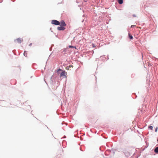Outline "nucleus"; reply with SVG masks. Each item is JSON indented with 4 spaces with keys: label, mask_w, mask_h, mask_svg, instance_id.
I'll return each instance as SVG.
<instances>
[{
    "label": "nucleus",
    "mask_w": 158,
    "mask_h": 158,
    "mask_svg": "<svg viewBox=\"0 0 158 158\" xmlns=\"http://www.w3.org/2000/svg\"><path fill=\"white\" fill-rule=\"evenodd\" d=\"M60 71H62L61 73H60V77H62L64 76H66V75L67 73L66 72H65L64 71H63L60 69H59L57 71L58 74H59L60 73L59 72Z\"/></svg>",
    "instance_id": "f257e3e1"
},
{
    "label": "nucleus",
    "mask_w": 158,
    "mask_h": 158,
    "mask_svg": "<svg viewBox=\"0 0 158 158\" xmlns=\"http://www.w3.org/2000/svg\"><path fill=\"white\" fill-rule=\"evenodd\" d=\"M51 23L53 24H55L56 25H59L60 24V22L55 20H52V21Z\"/></svg>",
    "instance_id": "f03ea898"
},
{
    "label": "nucleus",
    "mask_w": 158,
    "mask_h": 158,
    "mask_svg": "<svg viewBox=\"0 0 158 158\" xmlns=\"http://www.w3.org/2000/svg\"><path fill=\"white\" fill-rule=\"evenodd\" d=\"M23 40V39L20 38H19L17 39H16L15 40V42H17L19 44L21 43L22 41Z\"/></svg>",
    "instance_id": "7ed1b4c3"
},
{
    "label": "nucleus",
    "mask_w": 158,
    "mask_h": 158,
    "mask_svg": "<svg viewBox=\"0 0 158 158\" xmlns=\"http://www.w3.org/2000/svg\"><path fill=\"white\" fill-rule=\"evenodd\" d=\"M60 25L63 27L65 26L66 25V24L64 20L61 21L60 23Z\"/></svg>",
    "instance_id": "20e7f679"
},
{
    "label": "nucleus",
    "mask_w": 158,
    "mask_h": 158,
    "mask_svg": "<svg viewBox=\"0 0 158 158\" xmlns=\"http://www.w3.org/2000/svg\"><path fill=\"white\" fill-rule=\"evenodd\" d=\"M57 29L59 31H63L65 29V28L63 27H57Z\"/></svg>",
    "instance_id": "39448f33"
},
{
    "label": "nucleus",
    "mask_w": 158,
    "mask_h": 158,
    "mask_svg": "<svg viewBox=\"0 0 158 158\" xmlns=\"http://www.w3.org/2000/svg\"><path fill=\"white\" fill-rule=\"evenodd\" d=\"M154 152L155 153H158V147H156L155 149H154Z\"/></svg>",
    "instance_id": "423d86ee"
},
{
    "label": "nucleus",
    "mask_w": 158,
    "mask_h": 158,
    "mask_svg": "<svg viewBox=\"0 0 158 158\" xmlns=\"http://www.w3.org/2000/svg\"><path fill=\"white\" fill-rule=\"evenodd\" d=\"M128 36L130 39H132L133 38L132 36L130 34V33H128Z\"/></svg>",
    "instance_id": "0eeeda50"
},
{
    "label": "nucleus",
    "mask_w": 158,
    "mask_h": 158,
    "mask_svg": "<svg viewBox=\"0 0 158 158\" xmlns=\"http://www.w3.org/2000/svg\"><path fill=\"white\" fill-rule=\"evenodd\" d=\"M118 2L120 4H122L123 3V0H118Z\"/></svg>",
    "instance_id": "6e6552de"
},
{
    "label": "nucleus",
    "mask_w": 158,
    "mask_h": 158,
    "mask_svg": "<svg viewBox=\"0 0 158 158\" xmlns=\"http://www.w3.org/2000/svg\"><path fill=\"white\" fill-rule=\"evenodd\" d=\"M24 55L25 56H27V52H26V51H25L24 52Z\"/></svg>",
    "instance_id": "1a4fd4ad"
},
{
    "label": "nucleus",
    "mask_w": 158,
    "mask_h": 158,
    "mask_svg": "<svg viewBox=\"0 0 158 158\" xmlns=\"http://www.w3.org/2000/svg\"><path fill=\"white\" fill-rule=\"evenodd\" d=\"M69 48H76V47H74V46H69Z\"/></svg>",
    "instance_id": "9d476101"
},
{
    "label": "nucleus",
    "mask_w": 158,
    "mask_h": 158,
    "mask_svg": "<svg viewBox=\"0 0 158 158\" xmlns=\"http://www.w3.org/2000/svg\"><path fill=\"white\" fill-rule=\"evenodd\" d=\"M149 128L151 129V130H152L153 127L152 126H150L149 127Z\"/></svg>",
    "instance_id": "9b49d317"
},
{
    "label": "nucleus",
    "mask_w": 158,
    "mask_h": 158,
    "mask_svg": "<svg viewBox=\"0 0 158 158\" xmlns=\"http://www.w3.org/2000/svg\"><path fill=\"white\" fill-rule=\"evenodd\" d=\"M135 25H132L131 26V28H132V27H135Z\"/></svg>",
    "instance_id": "f8f14e48"
},
{
    "label": "nucleus",
    "mask_w": 158,
    "mask_h": 158,
    "mask_svg": "<svg viewBox=\"0 0 158 158\" xmlns=\"http://www.w3.org/2000/svg\"><path fill=\"white\" fill-rule=\"evenodd\" d=\"M108 151H106L105 152V153L106 155H107V153L108 152Z\"/></svg>",
    "instance_id": "ddd939ff"
},
{
    "label": "nucleus",
    "mask_w": 158,
    "mask_h": 158,
    "mask_svg": "<svg viewBox=\"0 0 158 158\" xmlns=\"http://www.w3.org/2000/svg\"><path fill=\"white\" fill-rule=\"evenodd\" d=\"M157 131V127L155 129V131L156 132Z\"/></svg>",
    "instance_id": "4468645a"
},
{
    "label": "nucleus",
    "mask_w": 158,
    "mask_h": 158,
    "mask_svg": "<svg viewBox=\"0 0 158 158\" xmlns=\"http://www.w3.org/2000/svg\"><path fill=\"white\" fill-rule=\"evenodd\" d=\"M93 47H94L95 46L93 44Z\"/></svg>",
    "instance_id": "2eb2a0df"
},
{
    "label": "nucleus",
    "mask_w": 158,
    "mask_h": 158,
    "mask_svg": "<svg viewBox=\"0 0 158 158\" xmlns=\"http://www.w3.org/2000/svg\"><path fill=\"white\" fill-rule=\"evenodd\" d=\"M133 16H134V17H135V15H133Z\"/></svg>",
    "instance_id": "dca6fc26"
},
{
    "label": "nucleus",
    "mask_w": 158,
    "mask_h": 158,
    "mask_svg": "<svg viewBox=\"0 0 158 158\" xmlns=\"http://www.w3.org/2000/svg\"><path fill=\"white\" fill-rule=\"evenodd\" d=\"M31 44H30V45H31Z\"/></svg>",
    "instance_id": "f3484780"
}]
</instances>
